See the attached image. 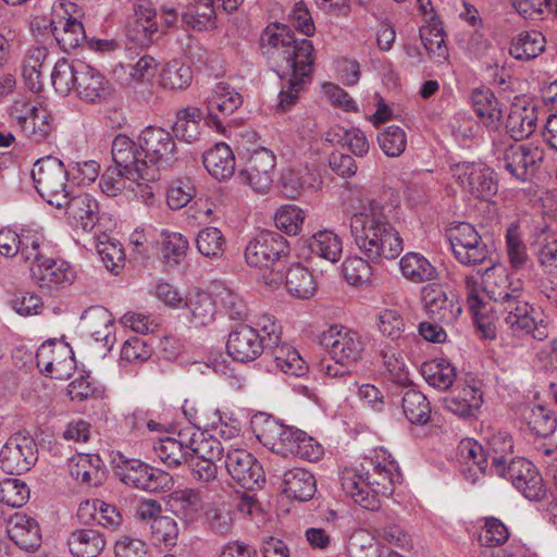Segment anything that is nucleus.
<instances>
[{
	"label": "nucleus",
	"instance_id": "obj_1",
	"mask_svg": "<svg viewBox=\"0 0 557 557\" xmlns=\"http://www.w3.org/2000/svg\"><path fill=\"white\" fill-rule=\"evenodd\" d=\"M260 49L283 81L276 109L286 112L296 104L300 92L311 82L312 42L296 39L284 24H273L263 30Z\"/></svg>",
	"mask_w": 557,
	"mask_h": 557
},
{
	"label": "nucleus",
	"instance_id": "obj_2",
	"mask_svg": "<svg viewBox=\"0 0 557 557\" xmlns=\"http://www.w3.org/2000/svg\"><path fill=\"white\" fill-rule=\"evenodd\" d=\"M397 207L369 201L350 218V232L358 248L372 262L394 260L404 250L403 238L395 228Z\"/></svg>",
	"mask_w": 557,
	"mask_h": 557
},
{
	"label": "nucleus",
	"instance_id": "obj_3",
	"mask_svg": "<svg viewBox=\"0 0 557 557\" xmlns=\"http://www.w3.org/2000/svg\"><path fill=\"white\" fill-rule=\"evenodd\" d=\"M400 473L394 460L376 454L375 458H366L359 467L345 468L341 473L343 491L356 504L368 510L381 507L380 496L393 494Z\"/></svg>",
	"mask_w": 557,
	"mask_h": 557
},
{
	"label": "nucleus",
	"instance_id": "obj_4",
	"mask_svg": "<svg viewBox=\"0 0 557 557\" xmlns=\"http://www.w3.org/2000/svg\"><path fill=\"white\" fill-rule=\"evenodd\" d=\"M133 139L120 134L112 141L111 154L114 166H110L102 174L99 186L103 194L115 197L127 188V182L135 183L138 187L145 186L147 196H153L152 187L148 183L153 182V170L145 169L144 174L136 166V158L133 152Z\"/></svg>",
	"mask_w": 557,
	"mask_h": 557
},
{
	"label": "nucleus",
	"instance_id": "obj_5",
	"mask_svg": "<svg viewBox=\"0 0 557 557\" xmlns=\"http://www.w3.org/2000/svg\"><path fill=\"white\" fill-rule=\"evenodd\" d=\"M488 311L493 314V319L488 318V321L494 330L496 324L504 325L516 337H530L535 341H544L549 335L548 322L524 299L523 290L509 296L499 305L491 306Z\"/></svg>",
	"mask_w": 557,
	"mask_h": 557
},
{
	"label": "nucleus",
	"instance_id": "obj_6",
	"mask_svg": "<svg viewBox=\"0 0 557 557\" xmlns=\"http://www.w3.org/2000/svg\"><path fill=\"white\" fill-rule=\"evenodd\" d=\"M136 166L144 174L145 169L153 170V182L159 177L160 168H169L177 160V149L172 134L157 126H148L133 140Z\"/></svg>",
	"mask_w": 557,
	"mask_h": 557
},
{
	"label": "nucleus",
	"instance_id": "obj_7",
	"mask_svg": "<svg viewBox=\"0 0 557 557\" xmlns=\"http://www.w3.org/2000/svg\"><path fill=\"white\" fill-rule=\"evenodd\" d=\"M32 177L38 194L48 203L61 209L65 198L72 193L63 163L51 156L41 158L35 162Z\"/></svg>",
	"mask_w": 557,
	"mask_h": 557
},
{
	"label": "nucleus",
	"instance_id": "obj_8",
	"mask_svg": "<svg viewBox=\"0 0 557 557\" xmlns=\"http://www.w3.org/2000/svg\"><path fill=\"white\" fill-rule=\"evenodd\" d=\"M496 474L510 481L530 500L541 502L547 497L548 488L540 471L525 458H511L506 467L496 465Z\"/></svg>",
	"mask_w": 557,
	"mask_h": 557
},
{
	"label": "nucleus",
	"instance_id": "obj_9",
	"mask_svg": "<svg viewBox=\"0 0 557 557\" xmlns=\"http://www.w3.org/2000/svg\"><path fill=\"white\" fill-rule=\"evenodd\" d=\"M321 343L335 363L342 366H351L361 360L366 347L358 332L337 325L322 333Z\"/></svg>",
	"mask_w": 557,
	"mask_h": 557
},
{
	"label": "nucleus",
	"instance_id": "obj_10",
	"mask_svg": "<svg viewBox=\"0 0 557 557\" xmlns=\"http://www.w3.org/2000/svg\"><path fill=\"white\" fill-rule=\"evenodd\" d=\"M115 473L124 484L149 493L165 491L172 483L169 473L138 459L122 460L116 466Z\"/></svg>",
	"mask_w": 557,
	"mask_h": 557
},
{
	"label": "nucleus",
	"instance_id": "obj_11",
	"mask_svg": "<svg viewBox=\"0 0 557 557\" xmlns=\"http://www.w3.org/2000/svg\"><path fill=\"white\" fill-rule=\"evenodd\" d=\"M10 115L22 134L34 143L46 140L52 132L49 112L29 101H14L10 109Z\"/></svg>",
	"mask_w": 557,
	"mask_h": 557
},
{
	"label": "nucleus",
	"instance_id": "obj_12",
	"mask_svg": "<svg viewBox=\"0 0 557 557\" xmlns=\"http://www.w3.org/2000/svg\"><path fill=\"white\" fill-rule=\"evenodd\" d=\"M289 253V245L278 232L262 231L246 247L245 258L249 265L268 268Z\"/></svg>",
	"mask_w": 557,
	"mask_h": 557
},
{
	"label": "nucleus",
	"instance_id": "obj_13",
	"mask_svg": "<svg viewBox=\"0 0 557 557\" xmlns=\"http://www.w3.org/2000/svg\"><path fill=\"white\" fill-rule=\"evenodd\" d=\"M450 171L462 188L475 198L488 199L497 193L493 171L482 163L459 162L451 164Z\"/></svg>",
	"mask_w": 557,
	"mask_h": 557
},
{
	"label": "nucleus",
	"instance_id": "obj_14",
	"mask_svg": "<svg viewBox=\"0 0 557 557\" xmlns=\"http://www.w3.org/2000/svg\"><path fill=\"white\" fill-rule=\"evenodd\" d=\"M421 302L426 314L441 324L450 325L461 314V305L441 284L430 283L421 288Z\"/></svg>",
	"mask_w": 557,
	"mask_h": 557
},
{
	"label": "nucleus",
	"instance_id": "obj_15",
	"mask_svg": "<svg viewBox=\"0 0 557 557\" xmlns=\"http://www.w3.org/2000/svg\"><path fill=\"white\" fill-rule=\"evenodd\" d=\"M544 151L532 145L510 144L498 157L502 166L521 182L528 181L537 171Z\"/></svg>",
	"mask_w": 557,
	"mask_h": 557
},
{
	"label": "nucleus",
	"instance_id": "obj_16",
	"mask_svg": "<svg viewBox=\"0 0 557 557\" xmlns=\"http://www.w3.org/2000/svg\"><path fill=\"white\" fill-rule=\"evenodd\" d=\"M253 432L263 446L284 457L292 456L296 438L301 435V430L286 426L272 417L256 420Z\"/></svg>",
	"mask_w": 557,
	"mask_h": 557
},
{
	"label": "nucleus",
	"instance_id": "obj_17",
	"mask_svg": "<svg viewBox=\"0 0 557 557\" xmlns=\"http://www.w3.org/2000/svg\"><path fill=\"white\" fill-rule=\"evenodd\" d=\"M224 465L231 478L246 490L260 487L264 482V471L260 462L246 449L230 448Z\"/></svg>",
	"mask_w": 557,
	"mask_h": 557
},
{
	"label": "nucleus",
	"instance_id": "obj_18",
	"mask_svg": "<svg viewBox=\"0 0 557 557\" xmlns=\"http://www.w3.org/2000/svg\"><path fill=\"white\" fill-rule=\"evenodd\" d=\"M275 156L272 151L260 148L255 150L244 169L238 173L240 183L251 187L258 194H267L273 183Z\"/></svg>",
	"mask_w": 557,
	"mask_h": 557
},
{
	"label": "nucleus",
	"instance_id": "obj_19",
	"mask_svg": "<svg viewBox=\"0 0 557 557\" xmlns=\"http://www.w3.org/2000/svg\"><path fill=\"white\" fill-rule=\"evenodd\" d=\"M35 442L27 436H11L0 450V468L9 474H22L37 460Z\"/></svg>",
	"mask_w": 557,
	"mask_h": 557
},
{
	"label": "nucleus",
	"instance_id": "obj_20",
	"mask_svg": "<svg viewBox=\"0 0 557 557\" xmlns=\"http://www.w3.org/2000/svg\"><path fill=\"white\" fill-rule=\"evenodd\" d=\"M264 350L265 346L260 333L247 324L235 326L228 334L226 351L235 361H253Z\"/></svg>",
	"mask_w": 557,
	"mask_h": 557
},
{
	"label": "nucleus",
	"instance_id": "obj_21",
	"mask_svg": "<svg viewBox=\"0 0 557 557\" xmlns=\"http://www.w3.org/2000/svg\"><path fill=\"white\" fill-rule=\"evenodd\" d=\"M243 98L226 83H218L206 98L209 121L218 131L223 128V120L238 109Z\"/></svg>",
	"mask_w": 557,
	"mask_h": 557
},
{
	"label": "nucleus",
	"instance_id": "obj_22",
	"mask_svg": "<svg viewBox=\"0 0 557 557\" xmlns=\"http://www.w3.org/2000/svg\"><path fill=\"white\" fill-rule=\"evenodd\" d=\"M483 290L496 306L505 301L516 293L521 294L523 283L520 280L512 281L507 270L499 264L488 267L482 275Z\"/></svg>",
	"mask_w": 557,
	"mask_h": 557
},
{
	"label": "nucleus",
	"instance_id": "obj_23",
	"mask_svg": "<svg viewBox=\"0 0 557 557\" xmlns=\"http://www.w3.org/2000/svg\"><path fill=\"white\" fill-rule=\"evenodd\" d=\"M62 208L65 209L69 223L85 232H90L99 220L98 202L88 194L69 195Z\"/></svg>",
	"mask_w": 557,
	"mask_h": 557
},
{
	"label": "nucleus",
	"instance_id": "obj_24",
	"mask_svg": "<svg viewBox=\"0 0 557 557\" xmlns=\"http://www.w3.org/2000/svg\"><path fill=\"white\" fill-rule=\"evenodd\" d=\"M33 280L41 287L51 289L60 285H69L75 278V271L69 262L47 257L38 264L30 267Z\"/></svg>",
	"mask_w": 557,
	"mask_h": 557
},
{
	"label": "nucleus",
	"instance_id": "obj_25",
	"mask_svg": "<svg viewBox=\"0 0 557 557\" xmlns=\"http://www.w3.org/2000/svg\"><path fill=\"white\" fill-rule=\"evenodd\" d=\"M7 533L10 540L25 552H35L41 544L38 522L23 513H16L9 520Z\"/></svg>",
	"mask_w": 557,
	"mask_h": 557
},
{
	"label": "nucleus",
	"instance_id": "obj_26",
	"mask_svg": "<svg viewBox=\"0 0 557 557\" xmlns=\"http://www.w3.org/2000/svg\"><path fill=\"white\" fill-rule=\"evenodd\" d=\"M77 74L78 81L75 91L82 100L95 103L109 96V82L99 71L84 62V64H78Z\"/></svg>",
	"mask_w": 557,
	"mask_h": 557
},
{
	"label": "nucleus",
	"instance_id": "obj_27",
	"mask_svg": "<svg viewBox=\"0 0 557 557\" xmlns=\"http://www.w3.org/2000/svg\"><path fill=\"white\" fill-rule=\"evenodd\" d=\"M188 428L181 430L176 437H163L154 443L153 449L159 459L169 467H177L190 457Z\"/></svg>",
	"mask_w": 557,
	"mask_h": 557
},
{
	"label": "nucleus",
	"instance_id": "obj_28",
	"mask_svg": "<svg viewBox=\"0 0 557 557\" xmlns=\"http://www.w3.org/2000/svg\"><path fill=\"white\" fill-rule=\"evenodd\" d=\"M129 38L139 46H148L159 37L157 12L146 4L134 8V21L128 26Z\"/></svg>",
	"mask_w": 557,
	"mask_h": 557
},
{
	"label": "nucleus",
	"instance_id": "obj_29",
	"mask_svg": "<svg viewBox=\"0 0 557 557\" xmlns=\"http://www.w3.org/2000/svg\"><path fill=\"white\" fill-rule=\"evenodd\" d=\"M399 270L403 276L413 283H434L438 280L440 273L435 265L419 252H407L399 261Z\"/></svg>",
	"mask_w": 557,
	"mask_h": 557
},
{
	"label": "nucleus",
	"instance_id": "obj_30",
	"mask_svg": "<svg viewBox=\"0 0 557 557\" xmlns=\"http://www.w3.org/2000/svg\"><path fill=\"white\" fill-rule=\"evenodd\" d=\"M537 109L535 106L515 103L506 121V129L516 141L528 138L536 129Z\"/></svg>",
	"mask_w": 557,
	"mask_h": 557
},
{
	"label": "nucleus",
	"instance_id": "obj_31",
	"mask_svg": "<svg viewBox=\"0 0 557 557\" xmlns=\"http://www.w3.org/2000/svg\"><path fill=\"white\" fill-rule=\"evenodd\" d=\"M168 505L177 518L189 524L196 521L199 516L202 508V496L198 490H178L169 496Z\"/></svg>",
	"mask_w": 557,
	"mask_h": 557
},
{
	"label": "nucleus",
	"instance_id": "obj_32",
	"mask_svg": "<svg viewBox=\"0 0 557 557\" xmlns=\"http://www.w3.org/2000/svg\"><path fill=\"white\" fill-rule=\"evenodd\" d=\"M284 493L300 502L311 499L317 491L313 474L302 468H293L284 473Z\"/></svg>",
	"mask_w": 557,
	"mask_h": 557
},
{
	"label": "nucleus",
	"instance_id": "obj_33",
	"mask_svg": "<svg viewBox=\"0 0 557 557\" xmlns=\"http://www.w3.org/2000/svg\"><path fill=\"white\" fill-rule=\"evenodd\" d=\"M102 460L98 455L82 454L73 457L70 473L78 482L89 486L100 485L104 479Z\"/></svg>",
	"mask_w": 557,
	"mask_h": 557
},
{
	"label": "nucleus",
	"instance_id": "obj_34",
	"mask_svg": "<svg viewBox=\"0 0 557 557\" xmlns=\"http://www.w3.org/2000/svg\"><path fill=\"white\" fill-rule=\"evenodd\" d=\"M203 165L216 180L230 178L235 172L233 151L224 143L216 144L203 154Z\"/></svg>",
	"mask_w": 557,
	"mask_h": 557
},
{
	"label": "nucleus",
	"instance_id": "obj_35",
	"mask_svg": "<svg viewBox=\"0 0 557 557\" xmlns=\"http://www.w3.org/2000/svg\"><path fill=\"white\" fill-rule=\"evenodd\" d=\"M265 350L270 351L275 368L287 375L302 376L308 370V366L299 352L282 341L273 347H267Z\"/></svg>",
	"mask_w": 557,
	"mask_h": 557
},
{
	"label": "nucleus",
	"instance_id": "obj_36",
	"mask_svg": "<svg viewBox=\"0 0 557 557\" xmlns=\"http://www.w3.org/2000/svg\"><path fill=\"white\" fill-rule=\"evenodd\" d=\"M52 34L64 51L74 50L85 40V29L83 24L75 17H62L58 22H50Z\"/></svg>",
	"mask_w": 557,
	"mask_h": 557
},
{
	"label": "nucleus",
	"instance_id": "obj_37",
	"mask_svg": "<svg viewBox=\"0 0 557 557\" xmlns=\"http://www.w3.org/2000/svg\"><path fill=\"white\" fill-rule=\"evenodd\" d=\"M67 544L75 557H97L104 548L106 541L97 530L81 529L71 534Z\"/></svg>",
	"mask_w": 557,
	"mask_h": 557
},
{
	"label": "nucleus",
	"instance_id": "obj_38",
	"mask_svg": "<svg viewBox=\"0 0 557 557\" xmlns=\"http://www.w3.org/2000/svg\"><path fill=\"white\" fill-rule=\"evenodd\" d=\"M285 286L293 297L299 299H309L317 289L313 275L300 263H294L286 269Z\"/></svg>",
	"mask_w": 557,
	"mask_h": 557
},
{
	"label": "nucleus",
	"instance_id": "obj_39",
	"mask_svg": "<svg viewBox=\"0 0 557 557\" xmlns=\"http://www.w3.org/2000/svg\"><path fill=\"white\" fill-rule=\"evenodd\" d=\"M545 37L537 30L521 32L511 41L509 54L520 61H529L545 50Z\"/></svg>",
	"mask_w": 557,
	"mask_h": 557
},
{
	"label": "nucleus",
	"instance_id": "obj_40",
	"mask_svg": "<svg viewBox=\"0 0 557 557\" xmlns=\"http://www.w3.org/2000/svg\"><path fill=\"white\" fill-rule=\"evenodd\" d=\"M190 438V457L196 455L199 459L221 460L224 447L221 442L206 431L188 428Z\"/></svg>",
	"mask_w": 557,
	"mask_h": 557
},
{
	"label": "nucleus",
	"instance_id": "obj_41",
	"mask_svg": "<svg viewBox=\"0 0 557 557\" xmlns=\"http://www.w3.org/2000/svg\"><path fill=\"white\" fill-rule=\"evenodd\" d=\"M465 285L467 289V304L478 326L481 329L485 337H495L494 329L487 317V306L479 296V282L475 276H466Z\"/></svg>",
	"mask_w": 557,
	"mask_h": 557
},
{
	"label": "nucleus",
	"instance_id": "obj_42",
	"mask_svg": "<svg viewBox=\"0 0 557 557\" xmlns=\"http://www.w3.org/2000/svg\"><path fill=\"white\" fill-rule=\"evenodd\" d=\"M472 107L484 125L492 128L498 127L502 120V109L491 90H475L472 94Z\"/></svg>",
	"mask_w": 557,
	"mask_h": 557
},
{
	"label": "nucleus",
	"instance_id": "obj_43",
	"mask_svg": "<svg viewBox=\"0 0 557 557\" xmlns=\"http://www.w3.org/2000/svg\"><path fill=\"white\" fill-rule=\"evenodd\" d=\"M310 251L332 263L337 262L342 257L343 245L337 234L332 231H319L308 240Z\"/></svg>",
	"mask_w": 557,
	"mask_h": 557
},
{
	"label": "nucleus",
	"instance_id": "obj_44",
	"mask_svg": "<svg viewBox=\"0 0 557 557\" xmlns=\"http://www.w3.org/2000/svg\"><path fill=\"white\" fill-rule=\"evenodd\" d=\"M78 64H84V62L81 60L69 61L64 58L55 62L51 73V82L59 95L67 96L76 89Z\"/></svg>",
	"mask_w": 557,
	"mask_h": 557
},
{
	"label": "nucleus",
	"instance_id": "obj_45",
	"mask_svg": "<svg viewBox=\"0 0 557 557\" xmlns=\"http://www.w3.org/2000/svg\"><path fill=\"white\" fill-rule=\"evenodd\" d=\"M282 193L290 199H295L306 189L314 188L318 177L308 169H287L283 172Z\"/></svg>",
	"mask_w": 557,
	"mask_h": 557
},
{
	"label": "nucleus",
	"instance_id": "obj_46",
	"mask_svg": "<svg viewBox=\"0 0 557 557\" xmlns=\"http://www.w3.org/2000/svg\"><path fill=\"white\" fill-rule=\"evenodd\" d=\"M421 374L430 386L440 391L449 388L456 379L455 368L444 359L423 362Z\"/></svg>",
	"mask_w": 557,
	"mask_h": 557
},
{
	"label": "nucleus",
	"instance_id": "obj_47",
	"mask_svg": "<svg viewBox=\"0 0 557 557\" xmlns=\"http://www.w3.org/2000/svg\"><path fill=\"white\" fill-rule=\"evenodd\" d=\"M403 411L412 424L423 425L430 420L431 407L428 398L414 388H408L403 396Z\"/></svg>",
	"mask_w": 557,
	"mask_h": 557
},
{
	"label": "nucleus",
	"instance_id": "obj_48",
	"mask_svg": "<svg viewBox=\"0 0 557 557\" xmlns=\"http://www.w3.org/2000/svg\"><path fill=\"white\" fill-rule=\"evenodd\" d=\"M185 306L190 312L191 322L197 326L209 324L215 313V305L210 294L194 290L188 294Z\"/></svg>",
	"mask_w": 557,
	"mask_h": 557
},
{
	"label": "nucleus",
	"instance_id": "obj_49",
	"mask_svg": "<svg viewBox=\"0 0 557 557\" xmlns=\"http://www.w3.org/2000/svg\"><path fill=\"white\" fill-rule=\"evenodd\" d=\"M201 119L202 112L198 108L187 107L180 110L173 125L175 136L182 138L186 143L197 140L200 135Z\"/></svg>",
	"mask_w": 557,
	"mask_h": 557
},
{
	"label": "nucleus",
	"instance_id": "obj_50",
	"mask_svg": "<svg viewBox=\"0 0 557 557\" xmlns=\"http://www.w3.org/2000/svg\"><path fill=\"white\" fill-rule=\"evenodd\" d=\"M420 38L431 59L437 63L448 60L449 53L443 27L436 24L423 26L420 28Z\"/></svg>",
	"mask_w": 557,
	"mask_h": 557
},
{
	"label": "nucleus",
	"instance_id": "obj_51",
	"mask_svg": "<svg viewBox=\"0 0 557 557\" xmlns=\"http://www.w3.org/2000/svg\"><path fill=\"white\" fill-rule=\"evenodd\" d=\"M193 81V72L189 65L180 60L168 62L160 74V85L169 90H183Z\"/></svg>",
	"mask_w": 557,
	"mask_h": 557
},
{
	"label": "nucleus",
	"instance_id": "obj_52",
	"mask_svg": "<svg viewBox=\"0 0 557 557\" xmlns=\"http://www.w3.org/2000/svg\"><path fill=\"white\" fill-rule=\"evenodd\" d=\"M220 8L213 0H198L191 8L183 13L184 23L195 29L202 30L214 25L216 12Z\"/></svg>",
	"mask_w": 557,
	"mask_h": 557
},
{
	"label": "nucleus",
	"instance_id": "obj_53",
	"mask_svg": "<svg viewBox=\"0 0 557 557\" xmlns=\"http://www.w3.org/2000/svg\"><path fill=\"white\" fill-rule=\"evenodd\" d=\"M47 55V48L32 47L23 61L22 76L33 91L40 89L41 69Z\"/></svg>",
	"mask_w": 557,
	"mask_h": 557
},
{
	"label": "nucleus",
	"instance_id": "obj_54",
	"mask_svg": "<svg viewBox=\"0 0 557 557\" xmlns=\"http://www.w3.org/2000/svg\"><path fill=\"white\" fill-rule=\"evenodd\" d=\"M85 329L96 341H107L112 329L111 313L103 307H92L82 315Z\"/></svg>",
	"mask_w": 557,
	"mask_h": 557
},
{
	"label": "nucleus",
	"instance_id": "obj_55",
	"mask_svg": "<svg viewBox=\"0 0 557 557\" xmlns=\"http://www.w3.org/2000/svg\"><path fill=\"white\" fill-rule=\"evenodd\" d=\"M505 242L506 252L511 268L515 270L523 269L527 265L529 256L518 223H512L507 227Z\"/></svg>",
	"mask_w": 557,
	"mask_h": 557
},
{
	"label": "nucleus",
	"instance_id": "obj_56",
	"mask_svg": "<svg viewBox=\"0 0 557 557\" xmlns=\"http://www.w3.org/2000/svg\"><path fill=\"white\" fill-rule=\"evenodd\" d=\"M381 357L384 367V375L388 381L404 387L411 384L408 369L399 352L394 348H384L381 350Z\"/></svg>",
	"mask_w": 557,
	"mask_h": 557
},
{
	"label": "nucleus",
	"instance_id": "obj_57",
	"mask_svg": "<svg viewBox=\"0 0 557 557\" xmlns=\"http://www.w3.org/2000/svg\"><path fill=\"white\" fill-rule=\"evenodd\" d=\"M487 445L491 469L496 473V465L499 467L508 465L507 457L513 454V440L508 432L498 431L488 437Z\"/></svg>",
	"mask_w": 557,
	"mask_h": 557
},
{
	"label": "nucleus",
	"instance_id": "obj_58",
	"mask_svg": "<svg viewBox=\"0 0 557 557\" xmlns=\"http://www.w3.org/2000/svg\"><path fill=\"white\" fill-rule=\"evenodd\" d=\"M329 141L346 146L357 157H363L369 151V143L363 132L358 128H336L327 134Z\"/></svg>",
	"mask_w": 557,
	"mask_h": 557
},
{
	"label": "nucleus",
	"instance_id": "obj_59",
	"mask_svg": "<svg viewBox=\"0 0 557 557\" xmlns=\"http://www.w3.org/2000/svg\"><path fill=\"white\" fill-rule=\"evenodd\" d=\"M207 529L218 535L225 536L231 533L233 518L224 504H208L203 511Z\"/></svg>",
	"mask_w": 557,
	"mask_h": 557
},
{
	"label": "nucleus",
	"instance_id": "obj_60",
	"mask_svg": "<svg viewBox=\"0 0 557 557\" xmlns=\"http://www.w3.org/2000/svg\"><path fill=\"white\" fill-rule=\"evenodd\" d=\"M198 251L207 258H220L225 250V238L216 227H206L196 237Z\"/></svg>",
	"mask_w": 557,
	"mask_h": 557
},
{
	"label": "nucleus",
	"instance_id": "obj_61",
	"mask_svg": "<svg viewBox=\"0 0 557 557\" xmlns=\"http://www.w3.org/2000/svg\"><path fill=\"white\" fill-rule=\"evenodd\" d=\"M530 430L537 436L547 437L553 434L557 421L552 412L544 406H534L523 413Z\"/></svg>",
	"mask_w": 557,
	"mask_h": 557
},
{
	"label": "nucleus",
	"instance_id": "obj_62",
	"mask_svg": "<svg viewBox=\"0 0 557 557\" xmlns=\"http://www.w3.org/2000/svg\"><path fill=\"white\" fill-rule=\"evenodd\" d=\"M150 537L154 544L174 546L178 537V527L172 517L161 516L149 522Z\"/></svg>",
	"mask_w": 557,
	"mask_h": 557
},
{
	"label": "nucleus",
	"instance_id": "obj_63",
	"mask_svg": "<svg viewBox=\"0 0 557 557\" xmlns=\"http://www.w3.org/2000/svg\"><path fill=\"white\" fill-rule=\"evenodd\" d=\"M343 274L346 281L355 286L370 284L373 278L372 267L358 256L349 257L344 261Z\"/></svg>",
	"mask_w": 557,
	"mask_h": 557
},
{
	"label": "nucleus",
	"instance_id": "obj_64",
	"mask_svg": "<svg viewBox=\"0 0 557 557\" xmlns=\"http://www.w3.org/2000/svg\"><path fill=\"white\" fill-rule=\"evenodd\" d=\"M541 267L548 271L557 269V236L543 233L532 245Z\"/></svg>",
	"mask_w": 557,
	"mask_h": 557
}]
</instances>
